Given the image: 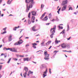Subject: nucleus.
<instances>
[{
	"mask_svg": "<svg viewBox=\"0 0 78 78\" xmlns=\"http://www.w3.org/2000/svg\"><path fill=\"white\" fill-rule=\"evenodd\" d=\"M45 14H46V13L44 12V13L43 15H42V16L40 18V19H43V18L45 16Z\"/></svg>",
	"mask_w": 78,
	"mask_h": 78,
	"instance_id": "nucleus-16",
	"label": "nucleus"
},
{
	"mask_svg": "<svg viewBox=\"0 0 78 78\" xmlns=\"http://www.w3.org/2000/svg\"><path fill=\"white\" fill-rule=\"evenodd\" d=\"M27 22V20H26L24 21V22Z\"/></svg>",
	"mask_w": 78,
	"mask_h": 78,
	"instance_id": "nucleus-62",
	"label": "nucleus"
},
{
	"mask_svg": "<svg viewBox=\"0 0 78 78\" xmlns=\"http://www.w3.org/2000/svg\"><path fill=\"white\" fill-rule=\"evenodd\" d=\"M13 60H14V61H17L18 59L16 58H13Z\"/></svg>",
	"mask_w": 78,
	"mask_h": 78,
	"instance_id": "nucleus-37",
	"label": "nucleus"
},
{
	"mask_svg": "<svg viewBox=\"0 0 78 78\" xmlns=\"http://www.w3.org/2000/svg\"><path fill=\"white\" fill-rule=\"evenodd\" d=\"M49 54H47L45 55V58H44V59H45V60H48L49 59V58L48 57H49Z\"/></svg>",
	"mask_w": 78,
	"mask_h": 78,
	"instance_id": "nucleus-4",
	"label": "nucleus"
},
{
	"mask_svg": "<svg viewBox=\"0 0 78 78\" xmlns=\"http://www.w3.org/2000/svg\"><path fill=\"white\" fill-rule=\"evenodd\" d=\"M49 19L51 18V13H49Z\"/></svg>",
	"mask_w": 78,
	"mask_h": 78,
	"instance_id": "nucleus-29",
	"label": "nucleus"
},
{
	"mask_svg": "<svg viewBox=\"0 0 78 78\" xmlns=\"http://www.w3.org/2000/svg\"><path fill=\"white\" fill-rule=\"evenodd\" d=\"M44 65L43 64L41 65L40 66L41 69H44Z\"/></svg>",
	"mask_w": 78,
	"mask_h": 78,
	"instance_id": "nucleus-23",
	"label": "nucleus"
},
{
	"mask_svg": "<svg viewBox=\"0 0 78 78\" xmlns=\"http://www.w3.org/2000/svg\"><path fill=\"white\" fill-rule=\"evenodd\" d=\"M18 44L19 45H20V44H21L23 43V41L21 39L19 41H18Z\"/></svg>",
	"mask_w": 78,
	"mask_h": 78,
	"instance_id": "nucleus-10",
	"label": "nucleus"
},
{
	"mask_svg": "<svg viewBox=\"0 0 78 78\" xmlns=\"http://www.w3.org/2000/svg\"><path fill=\"white\" fill-rule=\"evenodd\" d=\"M20 57L21 58L23 57H24V55H20Z\"/></svg>",
	"mask_w": 78,
	"mask_h": 78,
	"instance_id": "nucleus-47",
	"label": "nucleus"
},
{
	"mask_svg": "<svg viewBox=\"0 0 78 78\" xmlns=\"http://www.w3.org/2000/svg\"><path fill=\"white\" fill-rule=\"evenodd\" d=\"M26 47H27L28 46H29V44H27L26 45Z\"/></svg>",
	"mask_w": 78,
	"mask_h": 78,
	"instance_id": "nucleus-61",
	"label": "nucleus"
},
{
	"mask_svg": "<svg viewBox=\"0 0 78 78\" xmlns=\"http://www.w3.org/2000/svg\"><path fill=\"white\" fill-rule=\"evenodd\" d=\"M16 56L17 57H19V55H18V54H16Z\"/></svg>",
	"mask_w": 78,
	"mask_h": 78,
	"instance_id": "nucleus-56",
	"label": "nucleus"
},
{
	"mask_svg": "<svg viewBox=\"0 0 78 78\" xmlns=\"http://www.w3.org/2000/svg\"><path fill=\"white\" fill-rule=\"evenodd\" d=\"M51 47H52V46H50V47L49 48H48V49L49 50H50V48H51Z\"/></svg>",
	"mask_w": 78,
	"mask_h": 78,
	"instance_id": "nucleus-51",
	"label": "nucleus"
},
{
	"mask_svg": "<svg viewBox=\"0 0 78 78\" xmlns=\"http://www.w3.org/2000/svg\"><path fill=\"white\" fill-rule=\"evenodd\" d=\"M45 39H43V42L41 43V45H44V43H45Z\"/></svg>",
	"mask_w": 78,
	"mask_h": 78,
	"instance_id": "nucleus-20",
	"label": "nucleus"
},
{
	"mask_svg": "<svg viewBox=\"0 0 78 78\" xmlns=\"http://www.w3.org/2000/svg\"><path fill=\"white\" fill-rule=\"evenodd\" d=\"M23 59L24 61H30L31 58H30V59H29V58H23Z\"/></svg>",
	"mask_w": 78,
	"mask_h": 78,
	"instance_id": "nucleus-7",
	"label": "nucleus"
},
{
	"mask_svg": "<svg viewBox=\"0 0 78 78\" xmlns=\"http://www.w3.org/2000/svg\"><path fill=\"white\" fill-rule=\"evenodd\" d=\"M70 9L71 10H72V9H73L72 7H70V8H69V11L70 10Z\"/></svg>",
	"mask_w": 78,
	"mask_h": 78,
	"instance_id": "nucleus-39",
	"label": "nucleus"
},
{
	"mask_svg": "<svg viewBox=\"0 0 78 78\" xmlns=\"http://www.w3.org/2000/svg\"><path fill=\"white\" fill-rule=\"evenodd\" d=\"M28 23L29 24H31V21H30V19H29L28 20Z\"/></svg>",
	"mask_w": 78,
	"mask_h": 78,
	"instance_id": "nucleus-33",
	"label": "nucleus"
},
{
	"mask_svg": "<svg viewBox=\"0 0 78 78\" xmlns=\"http://www.w3.org/2000/svg\"><path fill=\"white\" fill-rule=\"evenodd\" d=\"M12 0H9V1L7 2L8 4H11V2Z\"/></svg>",
	"mask_w": 78,
	"mask_h": 78,
	"instance_id": "nucleus-18",
	"label": "nucleus"
},
{
	"mask_svg": "<svg viewBox=\"0 0 78 78\" xmlns=\"http://www.w3.org/2000/svg\"><path fill=\"white\" fill-rule=\"evenodd\" d=\"M11 58H9L8 61L7 62V63L9 64L10 62V61H11Z\"/></svg>",
	"mask_w": 78,
	"mask_h": 78,
	"instance_id": "nucleus-25",
	"label": "nucleus"
},
{
	"mask_svg": "<svg viewBox=\"0 0 78 78\" xmlns=\"http://www.w3.org/2000/svg\"><path fill=\"white\" fill-rule=\"evenodd\" d=\"M43 78H45V77L46 76H47V75L44 74H43Z\"/></svg>",
	"mask_w": 78,
	"mask_h": 78,
	"instance_id": "nucleus-38",
	"label": "nucleus"
},
{
	"mask_svg": "<svg viewBox=\"0 0 78 78\" xmlns=\"http://www.w3.org/2000/svg\"><path fill=\"white\" fill-rule=\"evenodd\" d=\"M33 73V72L31 71H30L28 72V74H31V73Z\"/></svg>",
	"mask_w": 78,
	"mask_h": 78,
	"instance_id": "nucleus-31",
	"label": "nucleus"
},
{
	"mask_svg": "<svg viewBox=\"0 0 78 78\" xmlns=\"http://www.w3.org/2000/svg\"><path fill=\"white\" fill-rule=\"evenodd\" d=\"M49 73H50V74H51V69H49Z\"/></svg>",
	"mask_w": 78,
	"mask_h": 78,
	"instance_id": "nucleus-40",
	"label": "nucleus"
},
{
	"mask_svg": "<svg viewBox=\"0 0 78 78\" xmlns=\"http://www.w3.org/2000/svg\"><path fill=\"white\" fill-rule=\"evenodd\" d=\"M2 47V45H0V48H1V47Z\"/></svg>",
	"mask_w": 78,
	"mask_h": 78,
	"instance_id": "nucleus-63",
	"label": "nucleus"
},
{
	"mask_svg": "<svg viewBox=\"0 0 78 78\" xmlns=\"http://www.w3.org/2000/svg\"><path fill=\"white\" fill-rule=\"evenodd\" d=\"M2 66L0 65V70H2Z\"/></svg>",
	"mask_w": 78,
	"mask_h": 78,
	"instance_id": "nucleus-43",
	"label": "nucleus"
},
{
	"mask_svg": "<svg viewBox=\"0 0 78 78\" xmlns=\"http://www.w3.org/2000/svg\"><path fill=\"white\" fill-rule=\"evenodd\" d=\"M65 31V30L64 29L61 33L60 34H64V33Z\"/></svg>",
	"mask_w": 78,
	"mask_h": 78,
	"instance_id": "nucleus-28",
	"label": "nucleus"
},
{
	"mask_svg": "<svg viewBox=\"0 0 78 78\" xmlns=\"http://www.w3.org/2000/svg\"><path fill=\"white\" fill-rule=\"evenodd\" d=\"M67 52H69V53H71L72 52V51H67Z\"/></svg>",
	"mask_w": 78,
	"mask_h": 78,
	"instance_id": "nucleus-53",
	"label": "nucleus"
},
{
	"mask_svg": "<svg viewBox=\"0 0 78 78\" xmlns=\"http://www.w3.org/2000/svg\"><path fill=\"white\" fill-rule=\"evenodd\" d=\"M35 17L34 16H32L31 22L32 23H34V20H35Z\"/></svg>",
	"mask_w": 78,
	"mask_h": 78,
	"instance_id": "nucleus-8",
	"label": "nucleus"
},
{
	"mask_svg": "<svg viewBox=\"0 0 78 78\" xmlns=\"http://www.w3.org/2000/svg\"><path fill=\"white\" fill-rule=\"evenodd\" d=\"M47 70H48V69H47L46 70L45 72H44V73H45V74H46L47 73Z\"/></svg>",
	"mask_w": 78,
	"mask_h": 78,
	"instance_id": "nucleus-32",
	"label": "nucleus"
},
{
	"mask_svg": "<svg viewBox=\"0 0 78 78\" xmlns=\"http://www.w3.org/2000/svg\"><path fill=\"white\" fill-rule=\"evenodd\" d=\"M50 23H47L46 24V25H49Z\"/></svg>",
	"mask_w": 78,
	"mask_h": 78,
	"instance_id": "nucleus-49",
	"label": "nucleus"
},
{
	"mask_svg": "<svg viewBox=\"0 0 78 78\" xmlns=\"http://www.w3.org/2000/svg\"><path fill=\"white\" fill-rule=\"evenodd\" d=\"M66 8H67V5L63 6L62 8V11H65V10L66 9Z\"/></svg>",
	"mask_w": 78,
	"mask_h": 78,
	"instance_id": "nucleus-5",
	"label": "nucleus"
},
{
	"mask_svg": "<svg viewBox=\"0 0 78 78\" xmlns=\"http://www.w3.org/2000/svg\"><path fill=\"white\" fill-rule=\"evenodd\" d=\"M27 73L25 72L24 74H23V76L24 77V78H26V76H27Z\"/></svg>",
	"mask_w": 78,
	"mask_h": 78,
	"instance_id": "nucleus-22",
	"label": "nucleus"
},
{
	"mask_svg": "<svg viewBox=\"0 0 78 78\" xmlns=\"http://www.w3.org/2000/svg\"><path fill=\"white\" fill-rule=\"evenodd\" d=\"M3 49H4V50H8V48H4Z\"/></svg>",
	"mask_w": 78,
	"mask_h": 78,
	"instance_id": "nucleus-41",
	"label": "nucleus"
},
{
	"mask_svg": "<svg viewBox=\"0 0 78 78\" xmlns=\"http://www.w3.org/2000/svg\"><path fill=\"white\" fill-rule=\"evenodd\" d=\"M67 27H68V30H69V25H67Z\"/></svg>",
	"mask_w": 78,
	"mask_h": 78,
	"instance_id": "nucleus-50",
	"label": "nucleus"
},
{
	"mask_svg": "<svg viewBox=\"0 0 78 78\" xmlns=\"http://www.w3.org/2000/svg\"><path fill=\"white\" fill-rule=\"evenodd\" d=\"M33 45V47L34 48H36V45H37V44L36 43H33L32 44Z\"/></svg>",
	"mask_w": 78,
	"mask_h": 78,
	"instance_id": "nucleus-12",
	"label": "nucleus"
},
{
	"mask_svg": "<svg viewBox=\"0 0 78 78\" xmlns=\"http://www.w3.org/2000/svg\"><path fill=\"white\" fill-rule=\"evenodd\" d=\"M14 45H19V43L17 42L15 43L14 44Z\"/></svg>",
	"mask_w": 78,
	"mask_h": 78,
	"instance_id": "nucleus-26",
	"label": "nucleus"
},
{
	"mask_svg": "<svg viewBox=\"0 0 78 78\" xmlns=\"http://www.w3.org/2000/svg\"><path fill=\"white\" fill-rule=\"evenodd\" d=\"M29 38V37H25V39H28Z\"/></svg>",
	"mask_w": 78,
	"mask_h": 78,
	"instance_id": "nucleus-64",
	"label": "nucleus"
},
{
	"mask_svg": "<svg viewBox=\"0 0 78 78\" xmlns=\"http://www.w3.org/2000/svg\"><path fill=\"white\" fill-rule=\"evenodd\" d=\"M54 34H52L51 35H50V36L51 38H53V35Z\"/></svg>",
	"mask_w": 78,
	"mask_h": 78,
	"instance_id": "nucleus-27",
	"label": "nucleus"
},
{
	"mask_svg": "<svg viewBox=\"0 0 78 78\" xmlns=\"http://www.w3.org/2000/svg\"><path fill=\"white\" fill-rule=\"evenodd\" d=\"M57 12L58 13V14H59V11L58 10L57 11Z\"/></svg>",
	"mask_w": 78,
	"mask_h": 78,
	"instance_id": "nucleus-60",
	"label": "nucleus"
},
{
	"mask_svg": "<svg viewBox=\"0 0 78 78\" xmlns=\"http://www.w3.org/2000/svg\"><path fill=\"white\" fill-rule=\"evenodd\" d=\"M48 20V18H47V16H46L43 19V20L45 21V20Z\"/></svg>",
	"mask_w": 78,
	"mask_h": 78,
	"instance_id": "nucleus-13",
	"label": "nucleus"
},
{
	"mask_svg": "<svg viewBox=\"0 0 78 78\" xmlns=\"http://www.w3.org/2000/svg\"><path fill=\"white\" fill-rule=\"evenodd\" d=\"M54 53H55V55H56V53H57V51H55L54 52Z\"/></svg>",
	"mask_w": 78,
	"mask_h": 78,
	"instance_id": "nucleus-36",
	"label": "nucleus"
},
{
	"mask_svg": "<svg viewBox=\"0 0 78 78\" xmlns=\"http://www.w3.org/2000/svg\"><path fill=\"white\" fill-rule=\"evenodd\" d=\"M12 36L10 35V36L9 37V41H11V40H12Z\"/></svg>",
	"mask_w": 78,
	"mask_h": 78,
	"instance_id": "nucleus-15",
	"label": "nucleus"
},
{
	"mask_svg": "<svg viewBox=\"0 0 78 78\" xmlns=\"http://www.w3.org/2000/svg\"><path fill=\"white\" fill-rule=\"evenodd\" d=\"M62 51H63V52H64L65 51H66V52H67V51H66V50H63Z\"/></svg>",
	"mask_w": 78,
	"mask_h": 78,
	"instance_id": "nucleus-54",
	"label": "nucleus"
},
{
	"mask_svg": "<svg viewBox=\"0 0 78 78\" xmlns=\"http://www.w3.org/2000/svg\"><path fill=\"white\" fill-rule=\"evenodd\" d=\"M71 39V37H70L69 38H67V39L68 41L69 40Z\"/></svg>",
	"mask_w": 78,
	"mask_h": 78,
	"instance_id": "nucleus-46",
	"label": "nucleus"
},
{
	"mask_svg": "<svg viewBox=\"0 0 78 78\" xmlns=\"http://www.w3.org/2000/svg\"><path fill=\"white\" fill-rule=\"evenodd\" d=\"M28 0H26L25 2L26 3H30V4H27V9L26 10V12H28L29 10H30V8H31L33 7V5L34 3V2L33 0H31L30 2H28Z\"/></svg>",
	"mask_w": 78,
	"mask_h": 78,
	"instance_id": "nucleus-1",
	"label": "nucleus"
},
{
	"mask_svg": "<svg viewBox=\"0 0 78 78\" xmlns=\"http://www.w3.org/2000/svg\"><path fill=\"white\" fill-rule=\"evenodd\" d=\"M31 15V13L30 12L28 15V17L29 18H30V16Z\"/></svg>",
	"mask_w": 78,
	"mask_h": 78,
	"instance_id": "nucleus-30",
	"label": "nucleus"
},
{
	"mask_svg": "<svg viewBox=\"0 0 78 78\" xmlns=\"http://www.w3.org/2000/svg\"><path fill=\"white\" fill-rule=\"evenodd\" d=\"M61 47L62 48H66L67 47V44L65 43H63L61 45Z\"/></svg>",
	"mask_w": 78,
	"mask_h": 78,
	"instance_id": "nucleus-3",
	"label": "nucleus"
},
{
	"mask_svg": "<svg viewBox=\"0 0 78 78\" xmlns=\"http://www.w3.org/2000/svg\"><path fill=\"white\" fill-rule=\"evenodd\" d=\"M23 36H22L21 37H20L19 38V39H21V38H22V37Z\"/></svg>",
	"mask_w": 78,
	"mask_h": 78,
	"instance_id": "nucleus-58",
	"label": "nucleus"
},
{
	"mask_svg": "<svg viewBox=\"0 0 78 78\" xmlns=\"http://www.w3.org/2000/svg\"><path fill=\"white\" fill-rule=\"evenodd\" d=\"M2 2V0H0V4L1 3V2Z\"/></svg>",
	"mask_w": 78,
	"mask_h": 78,
	"instance_id": "nucleus-59",
	"label": "nucleus"
},
{
	"mask_svg": "<svg viewBox=\"0 0 78 78\" xmlns=\"http://www.w3.org/2000/svg\"><path fill=\"white\" fill-rule=\"evenodd\" d=\"M55 42L56 44H58L59 42H60V41H58L57 40V38H56L55 41Z\"/></svg>",
	"mask_w": 78,
	"mask_h": 78,
	"instance_id": "nucleus-19",
	"label": "nucleus"
},
{
	"mask_svg": "<svg viewBox=\"0 0 78 78\" xmlns=\"http://www.w3.org/2000/svg\"><path fill=\"white\" fill-rule=\"evenodd\" d=\"M7 28V27H5V28H3V30H4V31H5V30H6Z\"/></svg>",
	"mask_w": 78,
	"mask_h": 78,
	"instance_id": "nucleus-44",
	"label": "nucleus"
},
{
	"mask_svg": "<svg viewBox=\"0 0 78 78\" xmlns=\"http://www.w3.org/2000/svg\"><path fill=\"white\" fill-rule=\"evenodd\" d=\"M3 55H4V54L2 53V54H1V56H3Z\"/></svg>",
	"mask_w": 78,
	"mask_h": 78,
	"instance_id": "nucleus-57",
	"label": "nucleus"
},
{
	"mask_svg": "<svg viewBox=\"0 0 78 78\" xmlns=\"http://www.w3.org/2000/svg\"><path fill=\"white\" fill-rule=\"evenodd\" d=\"M4 56V58H6V57L7 56V54H5Z\"/></svg>",
	"mask_w": 78,
	"mask_h": 78,
	"instance_id": "nucleus-42",
	"label": "nucleus"
},
{
	"mask_svg": "<svg viewBox=\"0 0 78 78\" xmlns=\"http://www.w3.org/2000/svg\"><path fill=\"white\" fill-rule=\"evenodd\" d=\"M67 3V0H66V1H63L62 4V6H63V5H66V3Z\"/></svg>",
	"mask_w": 78,
	"mask_h": 78,
	"instance_id": "nucleus-6",
	"label": "nucleus"
},
{
	"mask_svg": "<svg viewBox=\"0 0 78 78\" xmlns=\"http://www.w3.org/2000/svg\"><path fill=\"white\" fill-rule=\"evenodd\" d=\"M10 50L11 51H12V48H10Z\"/></svg>",
	"mask_w": 78,
	"mask_h": 78,
	"instance_id": "nucleus-48",
	"label": "nucleus"
},
{
	"mask_svg": "<svg viewBox=\"0 0 78 78\" xmlns=\"http://www.w3.org/2000/svg\"><path fill=\"white\" fill-rule=\"evenodd\" d=\"M56 26H55L53 28H51V29L50 32L51 34H54V33H55V30H56Z\"/></svg>",
	"mask_w": 78,
	"mask_h": 78,
	"instance_id": "nucleus-2",
	"label": "nucleus"
},
{
	"mask_svg": "<svg viewBox=\"0 0 78 78\" xmlns=\"http://www.w3.org/2000/svg\"><path fill=\"white\" fill-rule=\"evenodd\" d=\"M44 54L45 56L48 54V53H47V51H44Z\"/></svg>",
	"mask_w": 78,
	"mask_h": 78,
	"instance_id": "nucleus-21",
	"label": "nucleus"
},
{
	"mask_svg": "<svg viewBox=\"0 0 78 78\" xmlns=\"http://www.w3.org/2000/svg\"><path fill=\"white\" fill-rule=\"evenodd\" d=\"M12 51L13 52H17V50L16 49V48H12Z\"/></svg>",
	"mask_w": 78,
	"mask_h": 78,
	"instance_id": "nucleus-11",
	"label": "nucleus"
},
{
	"mask_svg": "<svg viewBox=\"0 0 78 78\" xmlns=\"http://www.w3.org/2000/svg\"><path fill=\"white\" fill-rule=\"evenodd\" d=\"M61 7H60V8H59V9H58V11H60V10H61Z\"/></svg>",
	"mask_w": 78,
	"mask_h": 78,
	"instance_id": "nucleus-55",
	"label": "nucleus"
},
{
	"mask_svg": "<svg viewBox=\"0 0 78 78\" xmlns=\"http://www.w3.org/2000/svg\"><path fill=\"white\" fill-rule=\"evenodd\" d=\"M24 70L26 71V72H28V68L27 67H24Z\"/></svg>",
	"mask_w": 78,
	"mask_h": 78,
	"instance_id": "nucleus-24",
	"label": "nucleus"
},
{
	"mask_svg": "<svg viewBox=\"0 0 78 78\" xmlns=\"http://www.w3.org/2000/svg\"><path fill=\"white\" fill-rule=\"evenodd\" d=\"M35 28H36V27L34 26L32 27V30L34 31H36L37 30L35 29Z\"/></svg>",
	"mask_w": 78,
	"mask_h": 78,
	"instance_id": "nucleus-14",
	"label": "nucleus"
},
{
	"mask_svg": "<svg viewBox=\"0 0 78 78\" xmlns=\"http://www.w3.org/2000/svg\"><path fill=\"white\" fill-rule=\"evenodd\" d=\"M51 41H49L47 43H46V45H49V44H50V43H51Z\"/></svg>",
	"mask_w": 78,
	"mask_h": 78,
	"instance_id": "nucleus-17",
	"label": "nucleus"
},
{
	"mask_svg": "<svg viewBox=\"0 0 78 78\" xmlns=\"http://www.w3.org/2000/svg\"><path fill=\"white\" fill-rule=\"evenodd\" d=\"M6 33V31H5V32H3V33H2V34H4Z\"/></svg>",
	"mask_w": 78,
	"mask_h": 78,
	"instance_id": "nucleus-45",
	"label": "nucleus"
},
{
	"mask_svg": "<svg viewBox=\"0 0 78 78\" xmlns=\"http://www.w3.org/2000/svg\"><path fill=\"white\" fill-rule=\"evenodd\" d=\"M31 13H32V16H35L36 15V12L34 11L31 12Z\"/></svg>",
	"mask_w": 78,
	"mask_h": 78,
	"instance_id": "nucleus-9",
	"label": "nucleus"
},
{
	"mask_svg": "<svg viewBox=\"0 0 78 78\" xmlns=\"http://www.w3.org/2000/svg\"><path fill=\"white\" fill-rule=\"evenodd\" d=\"M67 47H68V48H70V45H67Z\"/></svg>",
	"mask_w": 78,
	"mask_h": 78,
	"instance_id": "nucleus-52",
	"label": "nucleus"
},
{
	"mask_svg": "<svg viewBox=\"0 0 78 78\" xmlns=\"http://www.w3.org/2000/svg\"><path fill=\"white\" fill-rule=\"evenodd\" d=\"M18 27H14V28H13V30H14L15 31H16V28H17Z\"/></svg>",
	"mask_w": 78,
	"mask_h": 78,
	"instance_id": "nucleus-35",
	"label": "nucleus"
},
{
	"mask_svg": "<svg viewBox=\"0 0 78 78\" xmlns=\"http://www.w3.org/2000/svg\"><path fill=\"white\" fill-rule=\"evenodd\" d=\"M58 27L59 29H63V27H61V26H58Z\"/></svg>",
	"mask_w": 78,
	"mask_h": 78,
	"instance_id": "nucleus-34",
	"label": "nucleus"
}]
</instances>
